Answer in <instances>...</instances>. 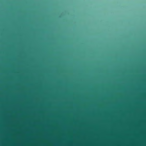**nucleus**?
<instances>
[{"mask_svg":"<svg viewBox=\"0 0 146 146\" xmlns=\"http://www.w3.org/2000/svg\"><path fill=\"white\" fill-rule=\"evenodd\" d=\"M57 68H59V67H58V66H57Z\"/></svg>","mask_w":146,"mask_h":146,"instance_id":"4","label":"nucleus"},{"mask_svg":"<svg viewBox=\"0 0 146 146\" xmlns=\"http://www.w3.org/2000/svg\"><path fill=\"white\" fill-rule=\"evenodd\" d=\"M88 68V66L87 64L85 62L81 66V68L83 70H85L87 69Z\"/></svg>","mask_w":146,"mask_h":146,"instance_id":"3","label":"nucleus"},{"mask_svg":"<svg viewBox=\"0 0 146 146\" xmlns=\"http://www.w3.org/2000/svg\"><path fill=\"white\" fill-rule=\"evenodd\" d=\"M86 75L90 76L89 87H91V76L93 75H104V74H0V75Z\"/></svg>","mask_w":146,"mask_h":146,"instance_id":"1","label":"nucleus"},{"mask_svg":"<svg viewBox=\"0 0 146 146\" xmlns=\"http://www.w3.org/2000/svg\"><path fill=\"white\" fill-rule=\"evenodd\" d=\"M0 73H74V72H49L46 70V72H0Z\"/></svg>","mask_w":146,"mask_h":146,"instance_id":"2","label":"nucleus"}]
</instances>
